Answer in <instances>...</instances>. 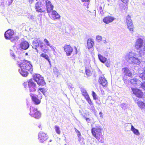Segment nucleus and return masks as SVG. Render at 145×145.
Listing matches in <instances>:
<instances>
[{"instance_id": "f257e3e1", "label": "nucleus", "mask_w": 145, "mask_h": 145, "mask_svg": "<svg viewBox=\"0 0 145 145\" xmlns=\"http://www.w3.org/2000/svg\"><path fill=\"white\" fill-rule=\"evenodd\" d=\"M18 65L20 68L18 70L20 73L24 76H26L28 74V71L31 73L33 71L32 66L30 61L24 60L18 61Z\"/></svg>"}, {"instance_id": "f03ea898", "label": "nucleus", "mask_w": 145, "mask_h": 145, "mask_svg": "<svg viewBox=\"0 0 145 145\" xmlns=\"http://www.w3.org/2000/svg\"><path fill=\"white\" fill-rule=\"evenodd\" d=\"M135 47L136 49L139 50V55L142 56L145 55V43L144 44L143 40L141 38L137 39L135 43Z\"/></svg>"}, {"instance_id": "7ed1b4c3", "label": "nucleus", "mask_w": 145, "mask_h": 145, "mask_svg": "<svg viewBox=\"0 0 145 145\" xmlns=\"http://www.w3.org/2000/svg\"><path fill=\"white\" fill-rule=\"evenodd\" d=\"M125 58L127 60H130L132 63L139 64L140 62V59L137 57V54L134 52H130L127 54Z\"/></svg>"}, {"instance_id": "20e7f679", "label": "nucleus", "mask_w": 145, "mask_h": 145, "mask_svg": "<svg viewBox=\"0 0 145 145\" xmlns=\"http://www.w3.org/2000/svg\"><path fill=\"white\" fill-rule=\"evenodd\" d=\"M102 130V128H101V126L98 125L96 126L95 127L93 128L91 130V131L93 136L95 137L99 141L103 143V142L100 140V137L102 135L101 131Z\"/></svg>"}, {"instance_id": "39448f33", "label": "nucleus", "mask_w": 145, "mask_h": 145, "mask_svg": "<svg viewBox=\"0 0 145 145\" xmlns=\"http://www.w3.org/2000/svg\"><path fill=\"white\" fill-rule=\"evenodd\" d=\"M130 82L134 86H140L141 88L145 90V82H142L135 77L131 79Z\"/></svg>"}, {"instance_id": "423d86ee", "label": "nucleus", "mask_w": 145, "mask_h": 145, "mask_svg": "<svg viewBox=\"0 0 145 145\" xmlns=\"http://www.w3.org/2000/svg\"><path fill=\"white\" fill-rule=\"evenodd\" d=\"M30 110V112L29 113V115L37 119H38L40 117L41 113L37 110V109L31 106Z\"/></svg>"}, {"instance_id": "0eeeda50", "label": "nucleus", "mask_w": 145, "mask_h": 145, "mask_svg": "<svg viewBox=\"0 0 145 145\" xmlns=\"http://www.w3.org/2000/svg\"><path fill=\"white\" fill-rule=\"evenodd\" d=\"M43 5L41 2H37L35 5L36 11L37 12L41 13L45 12V9H43L41 8L43 6Z\"/></svg>"}, {"instance_id": "6e6552de", "label": "nucleus", "mask_w": 145, "mask_h": 145, "mask_svg": "<svg viewBox=\"0 0 145 145\" xmlns=\"http://www.w3.org/2000/svg\"><path fill=\"white\" fill-rule=\"evenodd\" d=\"M131 89L133 93L137 97L140 98L142 97L143 93L140 90L137 88H131Z\"/></svg>"}, {"instance_id": "1a4fd4ad", "label": "nucleus", "mask_w": 145, "mask_h": 145, "mask_svg": "<svg viewBox=\"0 0 145 145\" xmlns=\"http://www.w3.org/2000/svg\"><path fill=\"white\" fill-rule=\"evenodd\" d=\"M29 89L30 93H32L36 91L35 84L32 80H30L28 83Z\"/></svg>"}, {"instance_id": "9d476101", "label": "nucleus", "mask_w": 145, "mask_h": 145, "mask_svg": "<svg viewBox=\"0 0 145 145\" xmlns=\"http://www.w3.org/2000/svg\"><path fill=\"white\" fill-rule=\"evenodd\" d=\"M63 48L66 53V55L67 56H70L73 50L72 48L69 45H66L64 46Z\"/></svg>"}, {"instance_id": "9b49d317", "label": "nucleus", "mask_w": 145, "mask_h": 145, "mask_svg": "<svg viewBox=\"0 0 145 145\" xmlns=\"http://www.w3.org/2000/svg\"><path fill=\"white\" fill-rule=\"evenodd\" d=\"M46 6L47 13H50L53 10L54 6L52 4L50 1L48 0L46 1Z\"/></svg>"}, {"instance_id": "f8f14e48", "label": "nucleus", "mask_w": 145, "mask_h": 145, "mask_svg": "<svg viewBox=\"0 0 145 145\" xmlns=\"http://www.w3.org/2000/svg\"><path fill=\"white\" fill-rule=\"evenodd\" d=\"M14 34V32L13 31L8 29L5 32V36L6 39H10L13 37Z\"/></svg>"}, {"instance_id": "ddd939ff", "label": "nucleus", "mask_w": 145, "mask_h": 145, "mask_svg": "<svg viewBox=\"0 0 145 145\" xmlns=\"http://www.w3.org/2000/svg\"><path fill=\"white\" fill-rule=\"evenodd\" d=\"M39 139L41 142H43L47 139V135L43 132H40L38 135Z\"/></svg>"}, {"instance_id": "4468645a", "label": "nucleus", "mask_w": 145, "mask_h": 145, "mask_svg": "<svg viewBox=\"0 0 145 145\" xmlns=\"http://www.w3.org/2000/svg\"><path fill=\"white\" fill-rule=\"evenodd\" d=\"M115 18L113 16H108L104 18L103 19V21L106 24H109L112 22Z\"/></svg>"}, {"instance_id": "2eb2a0df", "label": "nucleus", "mask_w": 145, "mask_h": 145, "mask_svg": "<svg viewBox=\"0 0 145 145\" xmlns=\"http://www.w3.org/2000/svg\"><path fill=\"white\" fill-rule=\"evenodd\" d=\"M122 72L123 74L129 77L132 76V74L127 67H124L122 69Z\"/></svg>"}, {"instance_id": "dca6fc26", "label": "nucleus", "mask_w": 145, "mask_h": 145, "mask_svg": "<svg viewBox=\"0 0 145 145\" xmlns=\"http://www.w3.org/2000/svg\"><path fill=\"white\" fill-rule=\"evenodd\" d=\"M87 47L89 50H91L93 46L94 45L93 39H88L87 40Z\"/></svg>"}, {"instance_id": "f3484780", "label": "nucleus", "mask_w": 145, "mask_h": 145, "mask_svg": "<svg viewBox=\"0 0 145 145\" xmlns=\"http://www.w3.org/2000/svg\"><path fill=\"white\" fill-rule=\"evenodd\" d=\"M142 69L144 71L141 73L140 70L139 71V76L142 80H145V62H144L142 67Z\"/></svg>"}, {"instance_id": "a211bd4d", "label": "nucleus", "mask_w": 145, "mask_h": 145, "mask_svg": "<svg viewBox=\"0 0 145 145\" xmlns=\"http://www.w3.org/2000/svg\"><path fill=\"white\" fill-rule=\"evenodd\" d=\"M52 18L53 20L59 19L60 16L59 14L55 10H53L51 14Z\"/></svg>"}, {"instance_id": "6ab92c4d", "label": "nucleus", "mask_w": 145, "mask_h": 145, "mask_svg": "<svg viewBox=\"0 0 145 145\" xmlns=\"http://www.w3.org/2000/svg\"><path fill=\"white\" fill-rule=\"evenodd\" d=\"M30 95L33 101L35 104L38 105L40 103V101L37 98L36 95H35L31 93H30Z\"/></svg>"}, {"instance_id": "aec40b11", "label": "nucleus", "mask_w": 145, "mask_h": 145, "mask_svg": "<svg viewBox=\"0 0 145 145\" xmlns=\"http://www.w3.org/2000/svg\"><path fill=\"white\" fill-rule=\"evenodd\" d=\"M42 42L40 39H36L34 40L33 45L34 46H35L36 47H38L39 46L42 47Z\"/></svg>"}, {"instance_id": "412c9836", "label": "nucleus", "mask_w": 145, "mask_h": 145, "mask_svg": "<svg viewBox=\"0 0 145 145\" xmlns=\"http://www.w3.org/2000/svg\"><path fill=\"white\" fill-rule=\"evenodd\" d=\"M99 82L103 86H105L107 84V82L104 77H100L99 78Z\"/></svg>"}, {"instance_id": "4be33fe9", "label": "nucleus", "mask_w": 145, "mask_h": 145, "mask_svg": "<svg viewBox=\"0 0 145 145\" xmlns=\"http://www.w3.org/2000/svg\"><path fill=\"white\" fill-rule=\"evenodd\" d=\"M20 46L22 49L25 50L29 47V44L27 41H24L21 43Z\"/></svg>"}, {"instance_id": "5701e85b", "label": "nucleus", "mask_w": 145, "mask_h": 145, "mask_svg": "<svg viewBox=\"0 0 145 145\" xmlns=\"http://www.w3.org/2000/svg\"><path fill=\"white\" fill-rule=\"evenodd\" d=\"M44 42L47 46H49L50 47L52 50L54 52H56V48L54 46L51 45L49 41L46 39H44Z\"/></svg>"}, {"instance_id": "b1692460", "label": "nucleus", "mask_w": 145, "mask_h": 145, "mask_svg": "<svg viewBox=\"0 0 145 145\" xmlns=\"http://www.w3.org/2000/svg\"><path fill=\"white\" fill-rule=\"evenodd\" d=\"M131 130L137 136H139L140 134L138 130L135 129L133 125H131Z\"/></svg>"}, {"instance_id": "393cba45", "label": "nucleus", "mask_w": 145, "mask_h": 145, "mask_svg": "<svg viewBox=\"0 0 145 145\" xmlns=\"http://www.w3.org/2000/svg\"><path fill=\"white\" fill-rule=\"evenodd\" d=\"M40 56L44 58L46 60H47L50 64V65L51 62L50 60V59L48 55L45 53H42L40 55Z\"/></svg>"}, {"instance_id": "a878e982", "label": "nucleus", "mask_w": 145, "mask_h": 145, "mask_svg": "<svg viewBox=\"0 0 145 145\" xmlns=\"http://www.w3.org/2000/svg\"><path fill=\"white\" fill-rule=\"evenodd\" d=\"M42 78V76L39 74L35 75L33 76L34 80L38 84V81L40 80V78Z\"/></svg>"}, {"instance_id": "bb28decb", "label": "nucleus", "mask_w": 145, "mask_h": 145, "mask_svg": "<svg viewBox=\"0 0 145 145\" xmlns=\"http://www.w3.org/2000/svg\"><path fill=\"white\" fill-rule=\"evenodd\" d=\"M98 56L99 59L101 62L104 63L106 61L107 59L105 57L100 54H98Z\"/></svg>"}, {"instance_id": "cd10ccee", "label": "nucleus", "mask_w": 145, "mask_h": 145, "mask_svg": "<svg viewBox=\"0 0 145 145\" xmlns=\"http://www.w3.org/2000/svg\"><path fill=\"white\" fill-rule=\"evenodd\" d=\"M126 22L127 25L133 24L132 20L131 19V16L128 15L126 17Z\"/></svg>"}, {"instance_id": "c85d7f7f", "label": "nucleus", "mask_w": 145, "mask_h": 145, "mask_svg": "<svg viewBox=\"0 0 145 145\" xmlns=\"http://www.w3.org/2000/svg\"><path fill=\"white\" fill-rule=\"evenodd\" d=\"M138 106L141 109H145V104L143 102L138 101L137 102Z\"/></svg>"}, {"instance_id": "c756f323", "label": "nucleus", "mask_w": 145, "mask_h": 145, "mask_svg": "<svg viewBox=\"0 0 145 145\" xmlns=\"http://www.w3.org/2000/svg\"><path fill=\"white\" fill-rule=\"evenodd\" d=\"M45 84V82L43 79V78L42 76V78H40V80L38 81V84L40 85H44Z\"/></svg>"}, {"instance_id": "7c9ffc66", "label": "nucleus", "mask_w": 145, "mask_h": 145, "mask_svg": "<svg viewBox=\"0 0 145 145\" xmlns=\"http://www.w3.org/2000/svg\"><path fill=\"white\" fill-rule=\"evenodd\" d=\"M84 97H85V98L88 101L89 104L90 105H91L92 103L88 95V94L87 95H85V96H84Z\"/></svg>"}, {"instance_id": "2f4dec72", "label": "nucleus", "mask_w": 145, "mask_h": 145, "mask_svg": "<svg viewBox=\"0 0 145 145\" xmlns=\"http://www.w3.org/2000/svg\"><path fill=\"white\" fill-rule=\"evenodd\" d=\"M120 8L124 10H127L128 8V6L127 5H123L122 4L120 5Z\"/></svg>"}, {"instance_id": "473e14b6", "label": "nucleus", "mask_w": 145, "mask_h": 145, "mask_svg": "<svg viewBox=\"0 0 145 145\" xmlns=\"http://www.w3.org/2000/svg\"><path fill=\"white\" fill-rule=\"evenodd\" d=\"M127 28L129 30L131 31H133L134 29V26L133 24H131L128 25H127Z\"/></svg>"}, {"instance_id": "72a5a7b5", "label": "nucleus", "mask_w": 145, "mask_h": 145, "mask_svg": "<svg viewBox=\"0 0 145 145\" xmlns=\"http://www.w3.org/2000/svg\"><path fill=\"white\" fill-rule=\"evenodd\" d=\"M55 130L56 132L58 134L60 135L61 133L60 128L59 127L56 125L55 126Z\"/></svg>"}, {"instance_id": "f704fd0d", "label": "nucleus", "mask_w": 145, "mask_h": 145, "mask_svg": "<svg viewBox=\"0 0 145 145\" xmlns=\"http://www.w3.org/2000/svg\"><path fill=\"white\" fill-rule=\"evenodd\" d=\"M38 92L40 93V92L42 93L44 95L46 92V90L44 88H39V90H38Z\"/></svg>"}, {"instance_id": "c9c22d12", "label": "nucleus", "mask_w": 145, "mask_h": 145, "mask_svg": "<svg viewBox=\"0 0 145 145\" xmlns=\"http://www.w3.org/2000/svg\"><path fill=\"white\" fill-rule=\"evenodd\" d=\"M110 61L109 59L106 60V62L105 63V65L108 67H110Z\"/></svg>"}, {"instance_id": "e433bc0d", "label": "nucleus", "mask_w": 145, "mask_h": 145, "mask_svg": "<svg viewBox=\"0 0 145 145\" xmlns=\"http://www.w3.org/2000/svg\"><path fill=\"white\" fill-rule=\"evenodd\" d=\"M121 106L123 108L125 109L128 107V104L126 103H123L121 104Z\"/></svg>"}, {"instance_id": "4c0bfd02", "label": "nucleus", "mask_w": 145, "mask_h": 145, "mask_svg": "<svg viewBox=\"0 0 145 145\" xmlns=\"http://www.w3.org/2000/svg\"><path fill=\"white\" fill-rule=\"evenodd\" d=\"M97 40L98 42H100L102 39V37L101 36L97 35L96 36Z\"/></svg>"}, {"instance_id": "58836bf2", "label": "nucleus", "mask_w": 145, "mask_h": 145, "mask_svg": "<svg viewBox=\"0 0 145 145\" xmlns=\"http://www.w3.org/2000/svg\"><path fill=\"white\" fill-rule=\"evenodd\" d=\"M81 91L82 94L84 96L85 95L88 94L86 90L84 89H82Z\"/></svg>"}, {"instance_id": "ea45409f", "label": "nucleus", "mask_w": 145, "mask_h": 145, "mask_svg": "<svg viewBox=\"0 0 145 145\" xmlns=\"http://www.w3.org/2000/svg\"><path fill=\"white\" fill-rule=\"evenodd\" d=\"M92 93L93 99L95 100L97 99V96L95 93L94 91H93Z\"/></svg>"}, {"instance_id": "a19ab883", "label": "nucleus", "mask_w": 145, "mask_h": 145, "mask_svg": "<svg viewBox=\"0 0 145 145\" xmlns=\"http://www.w3.org/2000/svg\"><path fill=\"white\" fill-rule=\"evenodd\" d=\"M27 17L31 19H32L33 18V16L32 14H28L27 15Z\"/></svg>"}, {"instance_id": "79ce46f5", "label": "nucleus", "mask_w": 145, "mask_h": 145, "mask_svg": "<svg viewBox=\"0 0 145 145\" xmlns=\"http://www.w3.org/2000/svg\"><path fill=\"white\" fill-rule=\"evenodd\" d=\"M86 74L88 76H89L91 75V72L89 70H86Z\"/></svg>"}, {"instance_id": "37998d69", "label": "nucleus", "mask_w": 145, "mask_h": 145, "mask_svg": "<svg viewBox=\"0 0 145 145\" xmlns=\"http://www.w3.org/2000/svg\"><path fill=\"white\" fill-rule=\"evenodd\" d=\"M75 132L77 133V136L79 137L81 136V135L80 131H79L78 130L76 129L75 130Z\"/></svg>"}, {"instance_id": "c03bdc74", "label": "nucleus", "mask_w": 145, "mask_h": 145, "mask_svg": "<svg viewBox=\"0 0 145 145\" xmlns=\"http://www.w3.org/2000/svg\"><path fill=\"white\" fill-rule=\"evenodd\" d=\"M12 51L11 50H10V53L11 54V55L12 56V57L14 58H15V55L13 53Z\"/></svg>"}, {"instance_id": "a18cd8bd", "label": "nucleus", "mask_w": 145, "mask_h": 145, "mask_svg": "<svg viewBox=\"0 0 145 145\" xmlns=\"http://www.w3.org/2000/svg\"><path fill=\"white\" fill-rule=\"evenodd\" d=\"M122 2H123L124 3L126 4L128 2V0H121Z\"/></svg>"}, {"instance_id": "49530a36", "label": "nucleus", "mask_w": 145, "mask_h": 145, "mask_svg": "<svg viewBox=\"0 0 145 145\" xmlns=\"http://www.w3.org/2000/svg\"><path fill=\"white\" fill-rule=\"evenodd\" d=\"M99 115H100V117L101 118H103V113L102 112H100L99 113Z\"/></svg>"}, {"instance_id": "de8ad7c7", "label": "nucleus", "mask_w": 145, "mask_h": 145, "mask_svg": "<svg viewBox=\"0 0 145 145\" xmlns=\"http://www.w3.org/2000/svg\"><path fill=\"white\" fill-rule=\"evenodd\" d=\"M46 49L45 50L47 52L50 51V50L49 49V48L48 47H46Z\"/></svg>"}, {"instance_id": "09e8293b", "label": "nucleus", "mask_w": 145, "mask_h": 145, "mask_svg": "<svg viewBox=\"0 0 145 145\" xmlns=\"http://www.w3.org/2000/svg\"><path fill=\"white\" fill-rule=\"evenodd\" d=\"M35 1H36L37 0H29V2L31 3V4L32 3L34 2Z\"/></svg>"}, {"instance_id": "8fccbe9b", "label": "nucleus", "mask_w": 145, "mask_h": 145, "mask_svg": "<svg viewBox=\"0 0 145 145\" xmlns=\"http://www.w3.org/2000/svg\"><path fill=\"white\" fill-rule=\"evenodd\" d=\"M74 48L75 51V54H77L78 52L77 48L76 47H74Z\"/></svg>"}, {"instance_id": "3c124183", "label": "nucleus", "mask_w": 145, "mask_h": 145, "mask_svg": "<svg viewBox=\"0 0 145 145\" xmlns=\"http://www.w3.org/2000/svg\"><path fill=\"white\" fill-rule=\"evenodd\" d=\"M86 120L89 123L90 121V119L89 118H86Z\"/></svg>"}, {"instance_id": "603ef678", "label": "nucleus", "mask_w": 145, "mask_h": 145, "mask_svg": "<svg viewBox=\"0 0 145 145\" xmlns=\"http://www.w3.org/2000/svg\"><path fill=\"white\" fill-rule=\"evenodd\" d=\"M103 43L104 44H106L107 42L106 39H105V40H103Z\"/></svg>"}, {"instance_id": "864d4df0", "label": "nucleus", "mask_w": 145, "mask_h": 145, "mask_svg": "<svg viewBox=\"0 0 145 145\" xmlns=\"http://www.w3.org/2000/svg\"><path fill=\"white\" fill-rule=\"evenodd\" d=\"M82 2H88L89 0H81Z\"/></svg>"}, {"instance_id": "5fc2aeb1", "label": "nucleus", "mask_w": 145, "mask_h": 145, "mask_svg": "<svg viewBox=\"0 0 145 145\" xmlns=\"http://www.w3.org/2000/svg\"><path fill=\"white\" fill-rule=\"evenodd\" d=\"M38 97H39L40 99H41L42 97L41 94H39L38 95Z\"/></svg>"}, {"instance_id": "6e6d98bb", "label": "nucleus", "mask_w": 145, "mask_h": 145, "mask_svg": "<svg viewBox=\"0 0 145 145\" xmlns=\"http://www.w3.org/2000/svg\"><path fill=\"white\" fill-rule=\"evenodd\" d=\"M24 86H25V88H26V87L25 86L26 85V83H24Z\"/></svg>"}, {"instance_id": "4d7b16f0", "label": "nucleus", "mask_w": 145, "mask_h": 145, "mask_svg": "<svg viewBox=\"0 0 145 145\" xmlns=\"http://www.w3.org/2000/svg\"><path fill=\"white\" fill-rule=\"evenodd\" d=\"M108 98L109 99H110L111 98V97L110 96H109V97H108Z\"/></svg>"}, {"instance_id": "13d9d810", "label": "nucleus", "mask_w": 145, "mask_h": 145, "mask_svg": "<svg viewBox=\"0 0 145 145\" xmlns=\"http://www.w3.org/2000/svg\"><path fill=\"white\" fill-rule=\"evenodd\" d=\"M41 126V125H39V128H40V127Z\"/></svg>"}, {"instance_id": "bf43d9fd", "label": "nucleus", "mask_w": 145, "mask_h": 145, "mask_svg": "<svg viewBox=\"0 0 145 145\" xmlns=\"http://www.w3.org/2000/svg\"><path fill=\"white\" fill-rule=\"evenodd\" d=\"M26 55H27V53H26Z\"/></svg>"}, {"instance_id": "052dcab7", "label": "nucleus", "mask_w": 145, "mask_h": 145, "mask_svg": "<svg viewBox=\"0 0 145 145\" xmlns=\"http://www.w3.org/2000/svg\"><path fill=\"white\" fill-rule=\"evenodd\" d=\"M51 141H52V140H50V142H51Z\"/></svg>"}, {"instance_id": "680f3d73", "label": "nucleus", "mask_w": 145, "mask_h": 145, "mask_svg": "<svg viewBox=\"0 0 145 145\" xmlns=\"http://www.w3.org/2000/svg\"><path fill=\"white\" fill-rule=\"evenodd\" d=\"M64 145H66V144H65Z\"/></svg>"}, {"instance_id": "e2e57ef3", "label": "nucleus", "mask_w": 145, "mask_h": 145, "mask_svg": "<svg viewBox=\"0 0 145 145\" xmlns=\"http://www.w3.org/2000/svg\"><path fill=\"white\" fill-rule=\"evenodd\" d=\"M12 1L13 0H11Z\"/></svg>"}]
</instances>
